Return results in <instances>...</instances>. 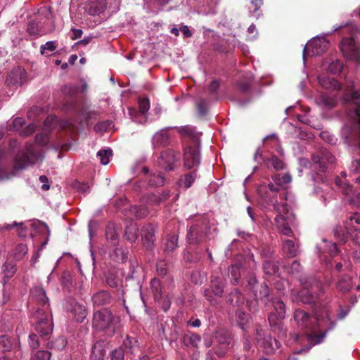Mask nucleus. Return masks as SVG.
Returning a JSON list of instances; mask_svg holds the SVG:
<instances>
[{"label": "nucleus", "instance_id": "nucleus-10", "mask_svg": "<svg viewBox=\"0 0 360 360\" xmlns=\"http://www.w3.org/2000/svg\"><path fill=\"white\" fill-rule=\"evenodd\" d=\"M312 170L317 172L324 173L329 165L335 162V157L327 149H321L312 155Z\"/></svg>", "mask_w": 360, "mask_h": 360}, {"label": "nucleus", "instance_id": "nucleus-58", "mask_svg": "<svg viewBox=\"0 0 360 360\" xmlns=\"http://www.w3.org/2000/svg\"><path fill=\"white\" fill-rule=\"evenodd\" d=\"M25 120L23 118L18 117H15L11 124H8L10 130L19 131L23 126Z\"/></svg>", "mask_w": 360, "mask_h": 360}, {"label": "nucleus", "instance_id": "nucleus-2", "mask_svg": "<svg viewBox=\"0 0 360 360\" xmlns=\"http://www.w3.org/2000/svg\"><path fill=\"white\" fill-rule=\"evenodd\" d=\"M57 122L56 117L49 116L46 117L44 121L45 129L36 135V143L27 144L25 149L16 155L13 165L15 170L22 169L28 165L42 160L44 155L40 146H44L48 143V131L51 130V126Z\"/></svg>", "mask_w": 360, "mask_h": 360}, {"label": "nucleus", "instance_id": "nucleus-61", "mask_svg": "<svg viewBox=\"0 0 360 360\" xmlns=\"http://www.w3.org/2000/svg\"><path fill=\"white\" fill-rule=\"evenodd\" d=\"M320 136L324 141L330 144H335L337 142V139L328 131H322Z\"/></svg>", "mask_w": 360, "mask_h": 360}, {"label": "nucleus", "instance_id": "nucleus-28", "mask_svg": "<svg viewBox=\"0 0 360 360\" xmlns=\"http://www.w3.org/2000/svg\"><path fill=\"white\" fill-rule=\"evenodd\" d=\"M141 235L143 246L146 249H152L155 241V230L153 226L150 224L144 225L141 229Z\"/></svg>", "mask_w": 360, "mask_h": 360}, {"label": "nucleus", "instance_id": "nucleus-7", "mask_svg": "<svg viewBox=\"0 0 360 360\" xmlns=\"http://www.w3.org/2000/svg\"><path fill=\"white\" fill-rule=\"evenodd\" d=\"M119 317L114 316L107 309H102L94 314L93 326L98 330H108L114 333L118 326Z\"/></svg>", "mask_w": 360, "mask_h": 360}, {"label": "nucleus", "instance_id": "nucleus-21", "mask_svg": "<svg viewBox=\"0 0 360 360\" xmlns=\"http://www.w3.org/2000/svg\"><path fill=\"white\" fill-rule=\"evenodd\" d=\"M343 69V63L335 56H330L326 58L321 65V70L333 75L339 74Z\"/></svg>", "mask_w": 360, "mask_h": 360}, {"label": "nucleus", "instance_id": "nucleus-45", "mask_svg": "<svg viewBox=\"0 0 360 360\" xmlns=\"http://www.w3.org/2000/svg\"><path fill=\"white\" fill-rule=\"evenodd\" d=\"M65 108L67 110H72L75 113L77 114L78 116L79 117H82L81 118L79 117V119L81 120V121L84 119V120H87L89 118V116L87 115H86L83 110L82 111H79L77 108V106H76V103H75V101L72 99L70 102H67L65 104Z\"/></svg>", "mask_w": 360, "mask_h": 360}, {"label": "nucleus", "instance_id": "nucleus-15", "mask_svg": "<svg viewBox=\"0 0 360 360\" xmlns=\"http://www.w3.org/2000/svg\"><path fill=\"white\" fill-rule=\"evenodd\" d=\"M224 285L222 279L218 276H212L210 288L204 290V296L211 304H215V297H221L224 293Z\"/></svg>", "mask_w": 360, "mask_h": 360}, {"label": "nucleus", "instance_id": "nucleus-16", "mask_svg": "<svg viewBox=\"0 0 360 360\" xmlns=\"http://www.w3.org/2000/svg\"><path fill=\"white\" fill-rule=\"evenodd\" d=\"M335 185L341 190L351 204L360 207V194H356L352 185L349 184L345 180H342L339 176L335 178Z\"/></svg>", "mask_w": 360, "mask_h": 360}, {"label": "nucleus", "instance_id": "nucleus-36", "mask_svg": "<svg viewBox=\"0 0 360 360\" xmlns=\"http://www.w3.org/2000/svg\"><path fill=\"white\" fill-rule=\"evenodd\" d=\"M111 296L108 291L101 290L94 294L92 297V301L94 304L98 306L105 305L110 303Z\"/></svg>", "mask_w": 360, "mask_h": 360}, {"label": "nucleus", "instance_id": "nucleus-57", "mask_svg": "<svg viewBox=\"0 0 360 360\" xmlns=\"http://www.w3.org/2000/svg\"><path fill=\"white\" fill-rule=\"evenodd\" d=\"M266 164L268 167L271 166L274 167L276 170H280L284 168V164L283 161L274 156H273L270 160H269Z\"/></svg>", "mask_w": 360, "mask_h": 360}, {"label": "nucleus", "instance_id": "nucleus-39", "mask_svg": "<svg viewBox=\"0 0 360 360\" xmlns=\"http://www.w3.org/2000/svg\"><path fill=\"white\" fill-rule=\"evenodd\" d=\"M139 229L136 224L131 223L125 230V237L130 243H134L138 238Z\"/></svg>", "mask_w": 360, "mask_h": 360}, {"label": "nucleus", "instance_id": "nucleus-46", "mask_svg": "<svg viewBox=\"0 0 360 360\" xmlns=\"http://www.w3.org/2000/svg\"><path fill=\"white\" fill-rule=\"evenodd\" d=\"M130 212L136 218H142L146 217L149 214L148 208L145 206H132L130 209Z\"/></svg>", "mask_w": 360, "mask_h": 360}, {"label": "nucleus", "instance_id": "nucleus-5", "mask_svg": "<svg viewBox=\"0 0 360 360\" xmlns=\"http://www.w3.org/2000/svg\"><path fill=\"white\" fill-rule=\"evenodd\" d=\"M340 30L351 34L349 37H343L340 44L344 57L347 60L359 63L360 61V48L359 43L354 39V33L357 32V27L352 22L333 26V32Z\"/></svg>", "mask_w": 360, "mask_h": 360}, {"label": "nucleus", "instance_id": "nucleus-6", "mask_svg": "<svg viewBox=\"0 0 360 360\" xmlns=\"http://www.w3.org/2000/svg\"><path fill=\"white\" fill-rule=\"evenodd\" d=\"M302 288L298 292L292 291L291 300L293 302L311 304L316 302L321 289V283L313 278H300Z\"/></svg>", "mask_w": 360, "mask_h": 360}, {"label": "nucleus", "instance_id": "nucleus-47", "mask_svg": "<svg viewBox=\"0 0 360 360\" xmlns=\"http://www.w3.org/2000/svg\"><path fill=\"white\" fill-rule=\"evenodd\" d=\"M57 49L56 42L49 41L40 46V53L42 55L49 56V53L53 52Z\"/></svg>", "mask_w": 360, "mask_h": 360}, {"label": "nucleus", "instance_id": "nucleus-12", "mask_svg": "<svg viewBox=\"0 0 360 360\" xmlns=\"http://www.w3.org/2000/svg\"><path fill=\"white\" fill-rule=\"evenodd\" d=\"M49 318V312L42 309H38L34 314L36 330L41 336L49 335L53 330V324Z\"/></svg>", "mask_w": 360, "mask_h": 360}, {"label": "nucleus", "instance_id": "nucleus-43", "mask_svg": "<svg viewBox=\"0 0 360 360\" xmlns=\"http://www.w3.org/2000/svg\"><path fill=\"white\" fill-rule=\"evenodd\" d=\"M97 156L100 159L101 163L106 165L112 156V150L110 148L101 150L97 153Z\"/></svg>", "mask_w": 360, "mask_h": 360}, {"label": "nucleus", "instance_id": "nucleus-17", "mask_svg": "<svg viewBox=\"0 0 360 360\" xmlns=\"http://www.w3.org/2000/svg\"><path fill=\"white\" fill-rule=\"evenodd\" d=\"M247 283L249 290L252 292L256 300L265 299L269 296V290L266 284L259 285L255 275L253 273L250 274L247 278Z\"/></svg>", "mask_w": 360, "mask_h": 360}, {"label": "nucleus", "instance_id": "nucleus-55", "mask_svg": "<svg viewBox=\"0 0 360 360\" xmlns=\"http://www.w3.org/2000/svg\"><path fill=\"white\" fill-rule=\"evenodd\" d=\"M16 271L15 266L12 263H6L3 266V273L4 274V277L11 278L12 277Z\"/></svg>", "mask_w": 360, "mask_h": 360}, {"label": "nucleus", "instance_id": "nucleus-4", "mask_svg": "<svg viewBox=\"0 0 360 360\" xmlns=\"http://www.w3.org/2000/svg\"><path fill=\"white\" fill-rule=\"evenodd\" d=\"M178 131L190 141L184 147V165L188 169H195L200 163V138L201 134L196 132L195 128L191 126L181 127Z\"/></svg>", "mask_w": 360, "mask_h": 360}, {"label": "nucleus", "instance_id": "nucleus-19", "mask_svg": "<svg viewBox=\"0 0 360 360\" xmlns=\"http://www.w3.org/2000/svg\"><path fill=\"white\" fill-rule=\"evenodd\" d=\"M27 81V75L25 69L21 67L14 68L8 75L6 83L11 87H18Z\"/></svg>", "mask_w": 360, "mask_h": 360}, {"label": "nucleus", "instance_id": "nucleus-50", "mask_svg": "<svg viewBox=\"0 0 360 360\" xmlns=\"http://www.w3.org/2000/svg\"><path fill=\"white\" fill-rule=\"evenodd\" d=\"M12 347V342L8 335L0 336V352L9 351Z\"/></svg>", "mask_w": 360, "mask_h": 360}, {"label": "nucleus", "instance_id": "nucleus-9", "mask_svg": "<svg viewBox=\"0 0 360 360\" xmlns=\"http://www.w3.org/2000/svg\"><path fill=\"white\" fill-rule=\"evenodd\" d=\"M329 34L316 36L308 41L303 49L304 62L306 60L307 55L319 56L323 53L328 49L330 42L326 39L325 36Z\"/></svg>", "mask_w": 360, "mask_h": 360}, {"label": "nucleus", "instance_id": "nucleus-14", "mask_svg": "<svg viewBox=\"0 0 360 360\" xmlns=\"http://www.w3.org/2000/svg\"><path fill=\"white\" fill-rule=\"evenodd\" d=\"M316 249L320 261L326 266L330 264V258L337 255L338 252L336 244L326 239H323L321 243L316 245Z\"/></svg>", "mask_w": 360, "mask_h": 360}, {"label": "nucleus", "instance_id": "nucleus-24", "mask_svg": "<svg viewBox=\"0 0 360 360\" xmlns=\"http://www.w3.org/2000/svg\"><path fill=\"white\" fill-rule=\"evenodd\" d=\"M315 102L317 105L323 110H331L337 105L338 96L335 94L321 92L316 98Z\"/></svg>", "mask_w": 360, "mask_h": 360}, {"label": "nucleus", "instance_id": "nucleus-64", "mask_svg": "<svg viewBox=\"0 0 360 360\" xmlns=\"http://www.w3.org/2000/svg\"><path fill=\"white\" fill-rule=\"evenodd\" d=\"M29 345L32 349H37L39 346V339L37 335L31 334L28 339Z\"/></svg>", "mask_w": 360, "mask_h": 360}, {"label": "nucleus", "instance_id": "nucleus-51", "mask_svg": "<svg viewBox=\"0 0 360 360\" xmlns=\"http://www.w3.org/2000/svg\"><path fill=\"white\" fill-rule=\"evenodd\" d=\"M328 190V188H323L317 186L314 188V192L316 195H320L321 198H322L324 205L327 204V202L330 201L332 199V194L329 193H326Z\"/></svg>", "mask_w": 360, "mask_h": 360}, {"label": "nucleus", "instance_id": "nucleus-30", "mask_svg": "<svg viewBox=\"0 0 360 360\" xmlns=\"http://www.w3.org/2000/svg\"><path fill=\"white\" fill-rule=\"evenodd\" d=\"M167 129H162L156 132L152 139V144L154 148L165 147L169 143V135Z\"/></svg>", "mask_w": 360, "mask_h": 360}, {"label": "nucleus", "instance_id": "nucleus-32", "mask_svg": "<svg viewBox=\"0 0 360 360\" xmlns=\"http://www.w3.org/2000/svg\"><path fill=\"white\" fill-rule=\"evenodd\" d=\"M244 296L235 289L226 296V302L233 307H240L244 303Z\"/></svg>", "mask_w": 360, "mask_h": 360}, {"label": "nucleus", "instance_id": "nucleus-35", "mask_svg": "<svg viewBox=\"0 0 360 360\" xmlns=\"http://www.w3.org/2000/svg\"><path fill=\"white\" fill-rule=\"evenodd\" d=\"M106 354L103 342H96L91 350V359L92 360H103Z\"/></svg>", "mask_w": 360, "mask_h": 360}, {"label": "nucleus", "instance_id": "nucleus-25", "mask_svg": "<svg viewBox=\"0 0 360 360\" xmlns=\"http://www.w3.org/2000/svg\"><path fill=\"white\" fill-rule=\"evenodd\" d=\"M262 256L265 259L263 262V270L266 275H274L278 271V266L270 259L272 256V252L269 247H265L261 252Z\"/></svg>", "mask_w": 360, "mask_h": 360}, {"label": "nucleus", "instance_id": "nucleus-13", "mask_svg": "<svg viewBox=\"0 0 360 360\" xmlns=\"http://www.w3.org/2000/svg\"><path fill=\"white\" fill-rule=\"evenodd\" d=\"M208 229L207 220L205 217L195 221V224L190 227L187 234V239L189 243H197L202 240V238L207 236Z\"/></svg>", "mask_w": 360, "mask_h": 360}, {"label": "nucleus", "instance_id": "nucleus-54", "mask_svg": "<svg viewBox=\"0 0 360 360\" xmlns=\"http://www.w3.org/2000/svg\"><path fill=\"white\" fill-rule=\"evenodd\" d=\"M105 236L108 240L115 241L117 239V233L114 224L110 223L105 229Z\"/></svg>", "mask_w": 360, "mask_h": 360}, {"label": "nucleus", "instance_id": "nucleus-41", "mask_svg": "<svg viewBox=\"0 0 360 360\" xmlns=\"http://www.w3.org/2000/svg\"><path fill=\"white\" fill-rule=\"evenodd\" d=\"M28 248L25 244L17 245L13 251V257L16 260L22 259L27 253Z\"/></svg>", "mask_w": 360, "mask_h": 360}, {"label": "nucleus", "instance_id": "nucleus-42", "mask_svg": "<svg viewBox=\"0 0 360 360\" xmlns=\"http://www.w3.org/2000/svg\"><path fill=\"white\" fill-rule=\"evenodd\" d=\"M352 286V278L349 276L345 275L342 276L338 284L337 288L342 292H347L348 291Z\"/></svg>", "mask_w": 360, "mask_h": 360}, {"label": "nucleus", "instance_id": "nucleus-48", "mask_svg": "<svg viewBox=\"0 0 360 360\" xmlns=\"http://www.w3.org/2000/svg\"><path fill=\"white\" fill-rule=\"evenodd\" d=\"M67 345V340L63 336H60L56 338L54 341H51L49 343V347L51 349H54L57 350L63 349Z\"/></svg>", "mask_w": 360, "mask_h": 360}, {"label": "nucleus", "instance_id": "nucleus-49", "mask_svg": "<svg viewBox=\"0 0 360 360\" xmlns=\"http://www.w3.org/2000/svg\"><path fill=\"white\" fill-rule=\"evenodd\" d=\"M178 236L176 234H172L167 238L165 250L166 251L172 252L177 247Z\"/></svg>", "mask_w": 360, "mask_h": 360}, {"label": "nucleus", "instance_id": "nucleus-40", "mask_svg": "<svg viewBox=\"0 0 360 360\" xmlns=\"http://www.w3.org/2000/svg\"><path fill=\"white\" fill-rule=\"evenodd\" d=\"M150 288L155 301H160L162 299V288L160 281L157 278H153L150 281Z\"/></svg>", "mask_w": 360, "mask_h": 360}, {"label": "nucleus", "instance_id": "nucleus-22", "mask_svg": "<svg viewBox=\"0 0 360 360\" xmlns=\"http://www.w3.org/2000/svg\"><path fill=\"white\" fill-rule=\"evenodd\" d=\"M150 108L149 100L146 98H141L139 100V112L135 109L129 108V114L133 121L141 123L146 119V113Z\"/></svg>", "mask_w": 360, "mask_h": 360}, {"label": "nucleus", "instance_id": "nucleus-11", "mask_svg": "<svg viewBox=\"0 0 360 360\" xmlns=\"http://www.w3.org/2000/svg\"><path fill=\"white\" fill-rule=\"evenodd\" d=\"M333 231L335 238L340 243H346L350 237L356 245H360V230L349 227L348 221L345 222L344 226H335Z\"/></svg>", "mask_w": 360, "mask_h": 360}, {"label": "nucleus", "instance_id": "nucleus-44", "mask_svg": "<svg viewBox=\"0 0 360 360\" xmlns=\"http://www.w3.org/2000/svg\"><path fill=\"white\" fill-rule=\"evenodd\" d=\"M15 226L18 227V235L22 237V236H26V234H27L26 227L25 226L24 223H22V222L17 223V222L14 221L13 224H4L3 226H1L0 229L1 230L11 229Z\"/></svg>", "mask_w": 360, "mask_h": 360}, {"label": "nucleus", "instance_id": "nucleus-29", "mask_svg": "<svg viewBox=\"0 0 360 360\" xmlns=\"http://www.w3.org/2000/svg\"><path fill=\"white\" fill-rule=\"evenodd\" d=\"M106 8V0H89L86 4L88 13L93 16L100 15Z\"/></svg>", "mask_w": 360, "mask_h": 360}, {"label": "nucleus", "instance_id": "nucleus-37", "mask_svg": "<svg viewBox=\"0 0 360 360\" xmlns=\"http://www.w3.org/2000/svg\"><path fill=\"white\" fill-rule=\"evenodd\" d=\"M244 269L245 266L241 264H236L230 266L229 271L231 274V281L233 285H237L238 283L239 278L241 276V271H243Z\"/></svg>", "mask_w": 360, "mask_h": 360}, {"label": "nucleus", "instance_id": "nucleus-63", "mask_svg": "<svg viewBox=\"0 0 360 360\" xmlns=\"http://www.w3.org/2000/svg\"><path fill=\"white\" fill-rule=\"evenodd\" d=\"M124 351L122 347L115 349L111 354L112 360H124Z\"/></svg>", "mask_w": 360, "mask_h": 360}, {"label": "nucleus", "instance_id": "nucleus-1", "mask_svg": "<svg viewBox=\"0 0 360 360\" xmlns=\"http://www.w3.org/2000/svg\"><path fill=\"white\" fill-rule=\"evenodd\" d=\"M273 182L268 186L261 185L257 188L258 194L263 198L267 205H271L277 212L275 222L279 231L285 236L293 238L283 241V250L289 257H295L299 252L298 241L291 229L294 226L295 216L289 212V205L287 202L278 203L274 195L281 188H285L292 181L291 176L286 173L282 176L279 174L272 176Z\"/></svg>", "mask_w": 360, "mask_h": 360}, {"label": "nucleus", "instance_id": "nucleus-53", "mask_svg": "<svg viewBox=\"0 0 360 360\" xmlns=\"http://www.w3.org/2000/svg\"><path fill=\"white\" fill-rule=\"evenodd\" d=\"M236 321L238 326L244 330L245 326L249 319L248 314L240 310H238L236 314Z\"/></svg>", "mask_w": 360, "mask_h": 360}, {"label": "nucleus", "instance_id": "nucleus-33", "mask_svg": "<svg viewBox=\"0 0 360 360\" xmlns=\"http://www.w3.org/2000/svg\"><path fill=\"white\" fill-rule=\"evenodd\" d=\"M196 172L193 171L182 176L177 181L178 187L183 189L190 188L196 179Z\"/></svg>", "mask_w": 360, "mask_h": 360}, {"label": "nucleus", "instance_id": "nucleus-8", "mask_svg": "<svg viewBox=\"0 0 360 360\" xmlns=\"http://www.w3.org/2000/svg\"><path fill=\"white\" fill-rule=\"evenodd\" d=\"M274 311L269 316V322L274 332L280 336H285L286 331L283 329L282 320L285 316V307L283 301L276 299L272 301Z\"/></svg>", "mask_w": 360, "mask_h": 360}, {"label": "nucleus", "instance_id": "nucleus-27", "mask_svg": "<svg viewBox=\"0 0 360 360\" xmlns=\"http://www.w3.org/2000/svg\"><path fill=\"white\" fill-rule=\"evenodd\" d=\"M318 82L321 87L332 91L339 92L343 89V86L337 79L327 75H319Z\"/></svg>", "mask_w": 360, "mask_h": 360}, {"label": "nucleus", "instance_id": "nucleus-31", "mask_svg": "<svg viewBox=\"0 0 360 360\" xmlns=\"http://www.w3.org/2000/svg\"><path fill=\"white\" fill-rule=\"evenodd\" d=\"M170 197V192L169 191H163L162 193L157 191L155 193H152L147 197L146 202L148 205H160L165 202Z\"/></svg>", "mask_w": 360, "mask_h": 360}, {"label": "nucleus", "instance_id": "nucleus-52", "mask_svg": "<svg viewBox=\"0 0 360 360\" xmlns=\"http://www.w3.org/2000/svg\"><path fill=\"white\" fill-rule=\"evenodd\" d=\"M164 182L165 178L160 173L151 174L148 179V184L151 186H160Z\"/></svg>", "mask_w": 360, "mask_h": 360}, {"label": "nucleus", "instance_id": "nucleus-34", "mask_svg": "<svg viewBox=\"0 0 360 360\" xmlns=\"http://www.w3.org/2000/svg\"><path fill=\"white\" fill-rule=\"evenodd\" d=\"M124 352L127 354H134L139 350L138 341L135 338L127 336L123 340L122 346Z\"/></svg>", "mask_w": 360, "mask_h": 360}, {"label": "nucleus", "instance_id": "nucleus-3", "mask_svg": "<svg viewBox=\"0 0 360 360\" xmlns=\"http://www.w3.org/2000/svg\"><path fill=\"white\" fill-rule=\"evenodd\" d=\"M346 123L341 130L345 143L360 147V91H352L347 110Z\"/></svg>", "mask_w": 360, "mask_h": 360}, {"label": "nucleus", "instance_id": "nucleus-20", "mask_svg": "<svg viewBox=\"0 0 360 360\" xmlns=\"http://www.w3.org/2000/svg\"><path fill=\"white\" fill-rule=\"evenodd\" d=\"M179 158V154L173 150L169 149L163 151L158 160L160 167L166 171L174 169V165Z\"/></svg>", "mask_w": 360, "mask_h": 360}, {"label": "nucleus", "instance_id": "nucleus-26", "mask_svg": "<svg viewBox=\"0 0 360 360\" xmlns=\"http://www.w3.org/2000/svg\"><path fill=\"white\" fill-rule=\"evenodd\" d=\"M30 297L39 305L43 307L44 311L49 309V298L46 296L44 289L41 286L36 285L33 287L30 290Z\"/></svg>", "mask_w": 360, "mask_h": 360}, {"label": "nucleus", "instance_id": "nucleus-60", "mask_svg": "<svg viewBox=\"0 0 360 360\" xmlns=\"http://www.w3.org/2000/svg\"><path fill=\"white\" fill-rule=\"evenodd\" d=\"M197 107L198 109L199 114L200 115H206L208 110V101L205 99H200L197 102Z\"/></svg>", "mask_w": 360, "mask_h": 360}, {"label": "nucleus", "instance_id": "nucleus-59", "mask_svg": "<svg viewBox=\"0 0 360 360\" xmlns=\"http://www.w3.org/2000/svg\"><path fill=\"white\" fill-rule=\"evenodd\" d=\"M51 352L45 350H39L32 354L34 360H50Z\"/></svg>", "mask_w": 360, "mask_h": 360}, {"label": "nucleus", "instance_id": "nucleus-23", "mask_svg": "<svg viewBox=\"0 0 360 360\" xmlns=\"http://www.w3.org/2000/svg\"><path fill=\"white\" fill-rule=\"evenodd\" d=\"M65 308L72 314L77 322H82L86 316L85 307L73 298H68L66 300Z\"/></svg>", "mask_w": 360, "mask_h": 360}, {"label": "nucleus", "instance_id": "nucleus-62", "mask_svg": "<svg viewBox=\"0 0 360 360\" xmlns=\"http://www.w3.org/2000/svg\"><path fill=\"white\" fill-rule=\"evenodd\" d=\"M10 298V290L4 287L0 290V305L6 304Z\"/></svg>", "mask_w": 360, "mask_h": 360}, {"label": "nucleus", "instance_id": "nucleus-18", "mask_svg": "<svg viewBox=\"0 0 360 360\" xmlns=\"http://www.w3.org/2000/svg\"><path fill=\"white\" fill-rule=\"evenodd\" d=\"M255 339L257 344L262 347L266 353H271L280 347L278 340L270 335L264 336L262 329H257Z\"/></svg>", "mask_w": 360, "mask_h": 360}, {"label": "nucleus", "instance_id": "nucleus-38", "mask_svg": "<svg viewBox=\"0 0 360 360\" xmlns=\"http://www.w3.org/2000/svg\"><path fill=\"white\" fill-rule=\"evenodd\" d=\"M200 340L201 338L199 335L190 332L184 334L182 338V342L186 346H193L194 347H198Z\"/></svg>", "mask_w": 360, "mask_h": 360}, {"label": "nucleus", "instance_id": "nucleus-56", "mask_svg": "<svg viewBox=\"0 0 360 360\" xmlns=\"http://www.w3.org/2000/svg\"><path fill=\"white\" fill-rule=\"evenodd\" d=\"M263 0H252L251 1V5L249 7L250 13L252 16H256L258 18L259 16V13H257L259 11L260 6L262 5Z\"/></svg>", "mask_w": 360, "mask_h": 360}]
</instances>
